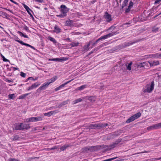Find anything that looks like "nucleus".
I'll list each match as a JSON object with an SVG mask.
<instances>
[{"mask_svg": "<svg viewBox=\"0 0 161 161\" xmlns=\"http://www.w3.org/2000/svg\"><path fill=\"white\" fill-rule=\"evenodd\" d=\"M119 32L117 31L113 32L111 33H109L108 34L106 35L103 36H102L100 38H98L97 40L95 42H94L93 44L92 45L93 46H95V45L97 44V43L99 41L101 40H102L103 39H105L108 38L110 37L111 36H113L115 35H116L118 34H119Z\"/></svg>", "mask_w": 161, "mask_h": 161, "instance_id": "f257e3e1", "label": "nucleus"}, {"mask_svg": "<svg viewBox=\"0 0 161 161\" xmlns=\"http://www.w3.org/2000/svg\"><path fill=\"white\" fill-rule=\"evenodd\" d=\"M30 128V124L20 123L19 125H16L14 128L15 130L27 129Z\"/></svg>", "mask_w": 161, "mask_h": 161, "instance_id": "f03ea898", "label": "nucleus"}, {"mask_svg": "<svg viewBox=\"0 0 161 161\" xmlns=\"http://www.w3.org/2000/svg\"><path fill=\"white\" fill-rule=\"evenodd\" d=\"M122 130H119L110 133L109 134L107 138V139L110 140L114 139L117 136H119L122 133Z\"/></svg>", "mask_w": 161, "mask_h": 161, "instance_id": "7ed1b4c3", "label": "nucleus"}, {"mask_svg": "<svg viewBox=\"0 0 161 161\" xmlns=\"http://www.w3.org/2000/svg\"><path fill=\"white\" fill-rule=\"evenodd\" d=\"M154 86V82L153 81L151 84H148L146 85L147 88L144 90L143 92L144 93L147 92L149 93L151 92L153 90Z\"/></svg>", "mask_w": 161, "mask_h": 161, "instance_id": "20e7f679", "label": "nucleus"}, {"mask_svg": "<svg viewBox=\"0 0 161 161\" xmlns=\"http://www.w3.org/2000/svg\"><path fill=\"white\" fill-rule=\"evenodd\" d=\"M141 115L140 113H138L130 117L126 121L127 123H130L139 117Z\"/></svg>", "mask_w": 161, "mask_h": 161, "instance_id": "39448f33", "label": "nucleus"}, {"mask_svg": "<svg viewBox=\"0 0 161 161\" xmlns=\"http://www.w3.org/2000/svg\"><path fill=\"white\" fill-rule=\"evenodd\" d=\"M102 125L100 124H91L89 126V128L92 129H96L97 128L99 129L102 128Z\"/></svg>", "mask_w": 161, "mask_h": 161, "instance_id": "423d86ee", "label": "nucleus"}, {"mask_svg": "<svg viewBox=\"0 0 161 161\" xmlns=\"http://www.w3.org/2000/svg\"><path fill=\"white\" fill-rule=\"evenodd\" d=\"M60 8L61 13L66 14V13L69 11V9L64 5H62L60 6Z\"/></svg>", "mask_w": 161, "mask_h": 161, "instance_id": "0eeeda50", "label": "nucleus"}, {"mask_svg": "<svg viewBox=\"0 0 161 161\" xmlns=\"http://www.w3.org/2000/svg\"><path fill=\"white\" fill-rule=\"evenodd\" d=\"M101 146H94L88 147L89 152L95 151L100 149Z\"/></svg>", "mask_w": 161, "mask_h": 161, "instance_id": "6e6552de", "label": "nucleus"}, {"mask_svg": "<svg viewBox=\"0 0 161 161\" xmlns=\"http://www.w3.org/2000/svg\"><path fill=\"white\" fill-rule=\"evenodd\" d=\"M141 40V39H139L136 40L133 42H125L124 44V46L125 47L129 46L130 45H132V44H133L134 43H136V42H140Z\"/></svg>", "mask_w": 161, "mask_h": 161, "instance_id": "1a4fd4ad", "label": "nucleus"}, {"mask_svg": "<svg viewBox=\"0 0 161 161\" xmlns=\"http://www.w3.org/2000/svg\"><path fill=\"white\" fill-rule=\"evenodd\" d=\"M24 8H25V9L26 10L28 13L29 14L30 16L32 18L33 20H34V17H33V15L30 12V11H31L32 12V10L30 9L25 4H24Z\"/></svg>", "mask_w": 161, "mask_h": 161, "instance_id": "9d476101", "label": "nucleus"}, {"mask_svg": "<svg viewBox=\"0 0 161 161\" xmlns=\"http://www.w3.org/2000/svg\"><path fill=\"white\" fill-rule=\"evenodd\" d=\"M16 41L20 43V44H21V45H25V46H27L28 47H30L31 48L35 50H36V49H35V48L33 47V46L28 44H27V43H24V42H23V41H20V40H16Z\"/></svg>", "mask_w": 161, "mask_h": 161, "instance_id": "9b49d317", "label": "nucleus"}, {"mask_svg": "<svg viewBox=\"0 0 161 161\" xmlns=\"http://www.w3.org/2000/svg\"><path fill=\"white\" fill-rule=\"evenodd\" d=\"M105 18L107 19L108 22H110L112 20L111 16L107 12H106L104 15Z\"/></svg>", "mask_w": 161, "mask_h": 161, "instance_id": "f8f14e48", "label": "nucleus"}, {"mask_svg": "<svg viewBox=\"0 0 161 161\" xmlns=\"http://www.w3.org/2000/svg\"><path fill=\"white\" fill-rule=\"evenodd\" d=\"M121 142V140L120 139H119L117 140L115 143L109 146V147H110V148L112 149L114 148L119 143Z\"/></svg>", "mask_w": 161, "mask_h": 161, "instance_id": "ddd939ff", "label": "nucleus"}, {"mask_svg": "<svg viewBox=\"0 0 161 161\" xmlns=\"http://www.w3.org/2000/svg\"><path fill=\"white\" fill-rule=\"evenodd\" d=\"M149 56L150 58L153 57L155 58H161V53H158L155 54H152L149 55Z\"/></svg>", "mask_w": 161, "mask_h": 161, "instance_id": "4468645a", "label": "nucleus"}, {"mask_svg": "<svg viewBox=\"0 0 161 161\" xmlns=\"http://www.w3.org/2000/svg\"><path fill=\"white\" fill-rule=\"evenodd\" d=\"M49 85V83H48V82L44 83L42 86L39 88L38 89L40 90H44Z\"/></svg>", "mask_w": 161, "mask_h": 161, "instance_id": "2eb2a0df", "label": "nucleus"}, {"mask_svg": "<svg viewBox=\"0 0 161 161\" xmlns=\"http://www.w3.org/2000/svg\"><path fill=\"white\" fill-rule=\"evenodd\" d=\"M65 25L67 26H73V20L69 19V20H66L65 22Z\"/></svg>", "mask_w": 161, "mask_h": 161, "instance_id": "dca6fc26", "label": "nucleus"}, {"mask_svg": "<svg viewBox=\"0 0 161 161\" xmlns=\"http://www.w3.org/2000/svg\"><path fill=\"white\" fill-rule=\"evenodd\" d=\"M53 31L57 33H58L61 32V29L58 26L55 25L54 27Z\"/></svg>", "mask_w": 161, "mask_h": 161, "instance_id": "f3484780", "label": "nucleus"}, {"mask_svg": "<svg viewBox=\"0 0 161 161\" xmlns=\"http://www.w3.org/2000/svg\"><path fill=\"white\" fill-rule=\"evenodd\" d=\"M40 85V84H38L37 83H36L33 84L32 85H31V86L29 87V88L28 89V90H30L31 89H33L34 88H35L37 87L39 85Z\"/></svg>", "mask_w": 161, "mask_h": 161, "instance_id": "a211bd4d", "label": "nucleus"}, {"mask_svg": "<svg viewBox=\"0 0 161 161\" xmlns=\"http://www.w3.org/2000/svg\"><path fill=\"white\" fill-rule=\"evenodd\" d=\"M49 60L51 61H65L66 60V58H52L49 59Z\"/></svg>", "mask_w": 161, "mask_h": 161, "instance_id": "6ab92c4d", "label": "nucleus"}, {"mask_svg": "<svg viewBox=\"0 0 161 161\" xmlns=\"http://www.w3.org/2000/svg\"><path fill=\"white\" fill-rule=\"evenodd\" d=\"M68 100H66L61 102L59 105L57 107L58 108H60L62 107L63 106H64L68 103Z\"/></svg>", "mask_w": 161, "mask_h": 161, "instance_id": "aec40b11", "label": "nucleus"}, {"mask_svg": "<svg viewBox=\"0 0 161 161\" xmlns=\"http://www.w3.org/2000/svg\"><path fill=\"white\" fill-rule=\"evenodd\" d=\"M55 111H53L45 113L44 114V115L45 116H50L52 115L55 113Z\"/></svg>", "mask_w": 161, "mask_h": 161, "instance_id": "412c9836", "label": "nucleus"}, {"mask_svg": "<svg viewBox=\"0 0 161 161\" xmlns=\"http://www.w3.org/2000/svg\"><path fill=\"white\" fill-rule=\"evenodd\" d=\"M96 97L94 96H90L88 97V100L92 103L94 102L96 100Z\"/></svg>", "mask_w": 161, "mask_h": 161, "instance_id": "4be33fe9", "label": "nucleus"}, {"mask_svg": "<svg viewBox=\"0 0 161 161\" xmlns=\"http://www.w3.org/2000/svg\"><path fill=\"white\" fill-rule=\"evenodd\" d=\"M151 66H155L159 64V62L157 61L156 62L153 61L149 63Z\"/></svg>", "mask_w": 161, "mask_h": 161, "instance_id": "5701e85b", "label": "nucleus"}, {"mask_svg": "<svg viewBox=\"0 0 161 161\" xmlns=\"http://www.w3.org/2000/svg\"><path fill=\"white\" fill-rule=\"evenodd\" d=\"M17 33L19 34V35L21 36H23L27 38H29L28 36L26 35L23 34L22 32L20 31H18Z\"/></svg>", "mask_w": 161, "mask_h": 161, "instance_id": "b1692460", "label": "nucleus"}, {"mask_svg": "<svg viewBox=\"0 0 161 161\" xmlns=\"http://www.w3.org/2000/svg\"><path fill=\"white\" fill-rule=\"evenodd\" d=\"M57 79V77L56 76H54L53 78H51L50 80V81L48 82V83H49V84L53 82H54Z\"/></svg>", "mask_w": 161, "mask_h": 161, "instance_id": "393cba45", "label": "nucleus"}, {"mask_svg": "<svg viewBox=\"0 0 161 161\" xmlns=\"http://www.w3.org/2000/svg\"><path fill=\"white\" fill-rule=\"evenodd\" d=\"M128 0H125L122 4L121 9H123L124 7L126 6L128 2Z\"/></svg>", "mask_w": 161, "mask_h": 161, "instance_id": "a878e982", "label": "nucleus"}, {"mask_svg": "<svg viewBox=\"0 0 161 161\" xmlns=\"http://www.w3.org/2000/svg\"><path fill=\"white\" fill-rule=\"evenodd\" d=\"M82 101V99L81 98L77 99L73 102V104H75L78 102H81Z\"/></svg>", "mask_w": 161, "mask_h": 161, "instance_id": "bb28decb", "label": "nucleus"}, {"mask_svg": "<svg viewBox=\"0 0 161 161\" xmlns=\"http://www.w3.org/2000/svg\"><path fill=\"white\" fill-rule=\"evenodd\" d=\"M30 93H26L21 95L19 96V99H23L25 98Z\"/></svg>", "mask_w": 161, "mask_h": 161, "instance_id": "cd10ccee", "label": "nucleus"}, {"mask_svg": "<svg viewBox=\"0 0 161 161\" xmlns=\"http://www.w3.org/2000/svg\"><path fill=\"white\" fill-rule=\"evenodd\" d=\"M69 146L68 145L65 144L64 145L62 146L61 148L60 149L62 151H64L65 149L67 147H69Z\"/></svg>", "mask_w": 161, "mask_h": 161, "instance_id": "c85d7f7f", "label": "nucleus"}, {"mask_svg": "<svg viewBox=\"0 0 161 161\" xmlns=\"http://www.w3.org/2000/svg\"><path fill=\"white\" fill-rule=\"evenodd\" d=\"M49 39L54 44H55L57 43V41L53 37H49Z\"/></svg>", "mask_w": 161, "mask_h": 161, "instance_id": "c756f323", "label": "nucleus"}, {"mask_svg": "<svg viewBox=\"0 0 161 161\" xmlns=\"http://www.w3.org/2000/svg\"><path fill=\"white\" fill-rule=\"evenodd\" d=\"M64 86V85H63V84L61 85L60 86H59L58 87L56 88L55 89V91H58V90H60L61 88H62V87H63Z\"/></svg>", "mask_w": 161, "mask_h": 161, "instance_id": "7c9ffc66", "label": "nucleus"}, {"mask_svg": "<svg viewBox=\"0 0 161 161\" xmlns=\"http://www.w3.org/2000/svg\"><path fill=\"white\" fill-rule=\"evenodd\" d=\"M0 56L3 58V60L4 61L8 62H10L9 60L8 59H6L2 53L0 54Z\"/></svg>", "mask_w": 161, "mask_h": 161, "instance_id": "2f4dec72", "label": "nucleus"}, {"mask_svg": "<svg viewBox=\"0 0 161 161\" xmlns=\"http://www.w3.org/2000/svg\"><path fill=\"white\" fill-rule=\"evenodd\" d=\"M86 86H87V85H82V86H81L80 87H78V90H83L86 87Z\"/></svg>", "mask_w": 161, "mask_h": 161, "instance_id": "473e14b6", "label": "nucleus"}, {"mask_svg": "<svg viewBox=\"0 0 161 161\" xmlns=\"http://www.w3.org/2000/svg\"><path fill=\"white\" fill-rule=\"evenodd\" d=\"M83 151L84 152H88L89 151V148L88 147H86L83 148Z\"/></svg>", "mask_w": 161, "mask_h": 161, "instance_id": "72a5a7b5", "label": "nucleus"}, {"mask_svg": "<svg viewBox=\"0 0 161 161\" xmlns=\"http://www.w3.org/2000/svg\"><path fill=\"white\" fill-rule=\"evenodd\" d=\"M8 97L10 99H14L15 97L14 94H9L8 95Z\"/></svg>", "mask_w": 161, "mask_h": 161, "instance_id": "f704fd0d", "label": "nucleus"}, {"mask_svg": "<svg viewBox=\"0 0 161 161\" xmlns=\"http://www.w3.org/2000/svg\"><path fill=\"white\" fill-rule=\"evenodd\" d=\"M155 129H158L160 128V125L159 123L154 125Z\"/></svg>", "mask_w": 161, "mask_h": 161, "instance_id": "c9c22d12", "label": "nucleus"}, {"mask_svg": "<svg viewBox=\"0 0 161 161\" xmlns=\"http://www.w3.org/2000/svg\"><path fill=\"white\" fill-rule=\"evenodd\" d=\"M79 44V43H75L74 42H72L71 43L70 45H71L72 47H74L75 46H77Z\"/></svg>", "mask_w": 161, "mask_h": 161, "instance_id": "e433bc0d", "label": "nucleus"}, {"mask_svg": "<svg viewBox=\"0 0 161 161\" xmlns=\"http://www.w3.org/2000/svg\"><path fill=\"white\" fill-rule=\"evenodd\" d=\"M132 64V62L130 63L127 66V69H128L129 70H131V66Z\"/></svg>", "mask_w": 161, "mask_h": 161, "instance_id": "4c0bfd02", "label": "nucleus"}, {"mask_svg": "<svg viewBox=\"0 0 161 161\" xmlns=\"http://www.w3.org/2000/svg\"><path fill=\"white\" fill-rule=\"evenodd\" d=\"M154 125H153L152 126L148 127L147 128V129L148 130H150L155 129V127H154Z\"/></svg>", "mask_w": 161, "mask_h": 161, "instance_id": "58836bf2", "label": "nucleus"}, {"mask_svg": "<svg viewBox=\"0 0 161 161\" xmlns=\"http://www.w3.org/2000/svg\"><path fill=\"white\" fill-rule=\"evenodd\" d=\"M56 16H57L61 18H64L66 16V14L62 13V14H60L59 15H57Z\"/></svg>", "mask_w": 161, "mask_h": 161, "instance_id": "ea45409f", "label": "nucleus"}, {"mask_svg": "<svg viewBox=\"0 0 161 161\" xmlns=\"http://www.w3.org/2000/svg\"><path fill=\"white\" fill-rule=\"evenodd\" d=\"M158 30V28L157 27H154L153 28L152 31L153 32H157Z\"/></svg>", "mask_w": 161, "mask_h": 161, "instance_id": "a19ab883", "label": "nucleus"}, {"mask_svg": "<svg viewBox=\"0 0 161 161\" xmlns=\"http://www.w3.org/2000/svg\"><path fill=\"white\" fill-rule=\"evenodd\" d=\"M8 161H20L19 160L14 158H9Z\"/></svg>", "mask_w": 161, "mask_h": 161, "instance_id": "79ce46f5", "label": "nucleus"}, {"mask_svg": "<svg viewBox=\"0 0 161 161\" xmlns=\"http://www.w3.org/2000/svg\"><path fill=\"white\" fill-rule=\"evenodd\" d=\"M131 8L129 7V6H128L127 8H126L125 10V13L127 14L129 13L130 12Z\"/></svg>", "mask_w": 161, "mask_h": 161, "instance_id": "37998d69", "label": "nucleus"}, {"mask_svg": "<svg viewBox=\"0 0 161 161\" xmlns=\"http://www.w3.org/2000/svg\"><path fill=\"white\" fill-rule=\"evenodd\" d=\"M19 138L20 137L16 135L14 136V137L13 138V141H16L19 140Z\"/></svg>", "mask_w": 161, "mask_h": 161, "instance_id": "c03bdc74", "label": "nucleus"}, {"mask_svg": "<svg viewBox=\"0 0 161 161\" xmlns=\"http://www.w3.org/2000/svg\"><path fill=\"white\" fill-rule=\"evenodd\" d=\"M36 117V121H41L42 120V117L39 116V117Z\"/></svg>", "mask_w": 161, "mask_h": 161, "instance_id": "a18cd8bd", "label": "nucleus"}, {"mask_svg": "<svg viewBox=\"0 0 161 161\" xmlns=\"http://www.w3.org/2000/svg\"><path fill=\"white\" fill-rule=\"evenodd\" d=\"M117 157H115V158H109V159H106V160H104L103 161H111L114 159L116 158H117Z\"/></svg>", "mask_w": 161, "mask_h": 161, "instance_id": "49530a36", "label": "nucleus"}, {"mask_svg": "<svg viewBox=\"0 0 161 161\" xmlns=\"http://www.w3.org/2000/svg\"><path fill=\"white\" fill-rule=\"evenodd\" d=\"M57 147L56 146H55L53 147L52 148H48L47 149V150L48 151H50V150H53L55 149H57Z\"/></svg>", "mask_w": 161, "mask_h": 161, "instance_id": "de8ad7c7", "label": "nucleus"}, {"mask_svg": "<svg viewBox=\"0 0 161 161\" xmlns=\"http://www.w3.org/2000/svg\"><path fill=\"white\" fill-rule=\"evenodd\" d=\"M20 75L23 77H25L26 74L25 73L22 72H21L20 73Z\"/></svg>", "mask_w": 161, "mask_h": 161, "instance_id": "09e8293b", "label": "nucleus"}, {"mask_svg": "<svg viewBox=\"0 0 161 161\" xmlns=\"http://www.w3.org/2000/svg\"><path fill=\"white\" fill-rule=\"evenodd\" d=\"M25 121L26 122H31V118H27V119H25Z\"/></svg>", "mask_w": 161, "mask_h": 161, "instance_id": "8fccbe9b", "label": "nucleus"}, {"mask_svg": "<svg viewBox=\"0 0 161 161\" xmlns=\"http://www.w3.org/2000/svg\"><path fill=\"white\" fill-rule=\"evenodd\" d=\"M137 66L138 68H142V63H140L137 64Z\"/></svg>", "mask_w": 161, "mask_h": 161, "instance_id": "3c124183", "label": "nucleus"}, {"mask_svg": "<svg viewBox=\"0 0 161 161\" xmlns=\"http://www.w3.org/2000/svg\"><path fill=\"white\" fill-rule=\"evenodd\" d=\"M31 122H36V117H31Z\"/></svg>", "mask_w": 161, "mask_h": 161, "instance_id": "603ef678", "label": "nucleus"}, {"mask_svg": "<svg viewBox=\"0 0 161 161\" xmlns=\"http://www.w3.org/2000/svg\"><path fill=\"white\" fill-rule=\"evenodd\" d=\"M84 50L85 51H87L89 49V47L86 45H85L83 48Z\"/></svg>", "mask_w": 161, "mask_h": 161, "instance_id": "864d4df0", "label": "nucleus"}, {"mask_svg": "<svg viewBox=\"0 0 161 161\" xmlns=\"http://www.w3.org/2000/svg\"><path fill=\"white\" fill-rule=\"evenodd\" d=\"M100 124L102 125V128L103 127H105L106 126H107L109 125L107 123Z\"/></svg>", "mask_w": 161, "mask_h": 161, "instance_id": "5fc2aeb1", "label": "nucleus"}, {"mask_svg": "<svg viewBox=\"0 0 161 161\" xmlns=\"http://www.w3.org/2000/svg\"><path fill=\"white\" fill-rule=\"evenodd\" d=\"M73 80V79L70 80H69L68 81H67V82L65 83H64L63 84V85H64V86L67 85V84H68V83H69V82H71L72 80Z\"/></svg>", "mask_w": 161, "mask_h": 161, "instance_id": "6e6d98bb", "label": "nucleus"}, {"mask_svg": "<svg viewBox=\"0 0 161 161\" xmlns=\"http://www.w3.org/2000/svg\"><path fill=\"white\" fill-rule=\"evenodd\" d=\"M133 3L131 2V1H130L129 4V5L128 6H129V7H130L131 8H132V7L133 6Z\"/></svg>", "mask_w": 161, "mask_h": 161, "instance_id": "4d7b16f0", "label": "nucleus"}, {"mask_svg": "<svg viewBox=\"0 0 161 161\" xmlns=\"http://www.w3.org/2000/svg\"><path fill=\"white\" fill-rule=\"evenodd\" d=\"M161 1V0H156L154 4H157L159 3Z\"/></svg>", "mask_w": 161, "mask_h": 161, "instance_id": "13d9d810", "label": "nucleus"}, {"mask_svg": "<svg viewBox=\"0 0 161 161\" xmlns=\"http://www.w3.org/2000/svg\"><path fill=\"white\" fill-rule=\"evenodd\" d=\"M24 29L27 31H30L29 30L28 27L26 26H25Z\"/></svg>", "mask_w": 161, "mask_h": 161, "instance_id": "bf43d9fd", "label": "nucleus"}, {"mask_svg": "<svg viewBox=\"0 0 161 161\" xmlns=\"http://www.w3.org/2000/svg\"><path fill=\"white\" fill-rule=\"evenodd\" d=\"M28 79H30V80H35L37 79V78L34 79L33 77H29L28 78Z\"/></svg>", "mask_w": 161, "mask_h": 161, "instance_id": "052dcab7", "label": "nucleus"}, {"mask_svg": "<svg viewBox=\"0 0 161 161\" xmlns=\"http://www.w3.org/2000/svg\"><path fill=\"white\" fill-rule=\"evenodd\" d=\"M35 1L36 2L42 3L43 2V0H35Z\"/></svg>", "mask_w": 161, "mask_h": 161, "instance_id": "680f3d73", "label": "nucleus"}, {"mask_svg": "<svg viewBox=\"0 0 161 161\" xmlns=\"http://www.w3.org/2000/svg\"><path fill=\"white\" fill-rule=\"evenodd\" d=\"M146 62H144L142 63V67H144L145 65L146 64Z\"/></svg>", "mask_w": 161, "mask_h": 161, "instance_id": "e2e57ef3", "label": "nucleus"}, {"mask_svg": "<svg viewBox=\"0 0 161 161\" xmlns=\"http://www.w3.org/2000/svg\"><path fill=\"white\" fill-rule=\"evenodd\" d=\"M114 29L115 28V27L114 26H111V27H110L108 29V30H111V29Z\"/></svg>", "mask_w": 161, "mask_h": 161, "instance_id": "0e129e2a", "label": "nucleus"}, {"mask_svg": "<svg viewBox=\"0 0 161 161\" xmlns=\"http://www.w3.org/2000/svg\"><path fill=\"white\" fill-rule=\"evenodd\" d=\"M91 42V41H90L89 42V43H88V44L86 45L88 47H89L90 46V45Z\"/></svg>", "mask_w": 161, "mask_h": 161, "instance_id": "69168bd1", "label": "nucleus"}, {"mask_svg": "<svg viewBox=\"0 0 161 161\" xmlns=\"http://www.w3.org/2000/svg\"><path fill=\"white\" fill-rule=\"evenodd\" d=\"M66 41L67 40H68L69 41V42H71V41L70 40V38H67L66 39H65Z\"/></svg>", "mask_w": 161, "mask_h": 161, "instance_id": "338daca9", "label": "nucleus"}, {"mask_svg": "<svg viewBox=\"0 0 161 161\" xmlns=\"http://www.w3.org/2000/svg\"><path fill=\"white\" fill-rule=\"evenodd\" d=\"M3 13L5 14V13L0 11V15L3 14Z\"/></svg>", "mask_w": 161, "mask_h": 161, "instance_id": "774afa93", "label": "nucleus"}]
</instances>
